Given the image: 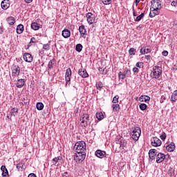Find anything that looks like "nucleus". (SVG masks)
Wrapping results in <instances>:
<instances>
[{"label": "nucleus", "instance_id": "64", "mask_svg": "<svg viewBox=\"0 0 177 177\" xmlns=\"http://www.w3.org/2000/svg\"><path fill=\"white\" fill-rule=\"evenodd\" d=\"M3 31L2 29L0 30V34H2Z\"/></svg>", "mask_w": 177, "mask_h": 177}, {"label": "nucleus", "instance_id": "41", "mask_svg": "<svg viewBox=\"0 0 177 177\" xmlns=\"http://www.w3.org/2000/svg\"><path fill=\"white\" fill-rule=\"evenodd\" d=\"M99 71L101 74H103V75H106V74H107V70L106 68H100Z\"/></svg>", "mask_w": 177, "mask_h": 177}, {"label": "nucleus", "instance_id": "52", "mask_svg": "<svg viewBox=\"0 0 177 177\" xmlns=\"http://www.w3.org/2000/svg\"><path fill=\"white\" fill-rule=\"evenodd\" d=\"M162 55V56H168V52L167 50H163Z\"/></svg>", "mask_w": 177, "mask_h": 177}, {"label": "nucleus", "instance_id": "32", "mask_svg": "<svg viewBox=\"0 0 177 177\" xmlns=\"http://www.w3.org/2000/svg\"><path fill=\"white\" fill-rule=\"evenodd\" d=\"M19 109L17 108H13L11 109L10 113V115H13L14 117H16V113H18Z\"/></svg>", "mask_w": 177, "mask_h": 177}, {"label": "nucleus", "instance_id": "8", "mask_svg": "<svg viewBox=\"0 0 177 177\" xmlns=\"http://www.w3.org/2000/svg\"><path fill=\"white\" fill-rule=\"evenodd\" d=\"M161 145V140L159 139L157 137H153L151 139V145L153 146V147H158Z\"/></svg>", "mask_w": 177, "mask_h": 177}, {"label": "nucleus", "instance_id": "44", "mask_svg": "<svg viewBox=\"0 0 177 177\" xmlns=\"http://www.w3.org/2000/svg\"><path fill=\"white\" fill-rule=\"evenodd\" d=\"M125 75L122 72H119L118 73V77L119 80H125Z\"/></svg>", "mask_w": 177, "mask_h": 177}, {"label": "nucleus", "instance_id": "21", "mask_svg": "<svg viewBox=\"0 0 177 177\" xmlns=\"http://www.w3.org/2000/svg\"><path fill=\"white\" fill-rule=\"evenodd\" d=\"M79 31L80 32L81 37L85 38V34L86 33V30H85V26H81L79 28Z\"/></svg>", "mask_w": 177, "mask_h": 177}, {"label": "nucleus", "instance_id": "19", "mask_svg": "<svg viewBox=\"0 0 177 177\" xmlns=\"http://www.w3.org/2000/svg\"><path fill=\"white\" fill-rule=\"evenodd\" d=\"M62 156H58L53 159V165H59L62 162Z\"/></svg>", "mask_w": 177, "mask_h": 177}, {"label": "nucleus", "instance_id": "15", "mask_svg": "<svg viewBox=\"0 0 177 177\" xmlns=\"http://www.w3.org/2000/svg\"><path fill=\"white\" fill-rule=\"evenodd\" d=\"M95 154L97 157H98V158H103L106 154V151L98 149L95 151Z\"/></svg>", "mask_w": 177, "mask_h": 177}, {"label": "nucleus", "instance_id": "62", "mask_svg": "<svg viewBox=\"0 0 177 177\" xmlns=\"http://www.w3.org/2000/svg\"><path fill=\"white\" fill-rule=\"evenodd\" d=\"M162 100H167V98L165 97V95H162Z\"/></svg>", "mask_w": 177, "mask_h": 177}, {"label": "nucleus", "instance_id": "42", "mask_svg": "<svg viewBox=\"0 0 177 177\" xmlns=\"http://www.w3.org/2000/svg\"><path fill=\"white\" fill-rule=\"evenodd\" d=\"M123 73L126 77H129L131 75V70L126 68Z\"/></svg>", "mask_w": 177, "mask_h": 177}, {"label": "nucleus", "instance_id": "38", "mask_svg": "<svg viewBox=\"0 0 177 177\" xmlns=\"http://www.w3.org/2000/svg\"><path fill=\"white\" fill-rule=\"evenodd\" d=\"M113 111H118L120 110V104H113L112 105Z\"/></svg>", "mask_w": 177, "mask_h": 177}, {"label": "nucleus", "instance_id": "17", "mask_svg": "<svg viewBox=\"0 0 177 177\" xmlns=\"http://www.w3.org/2000/svg\"><path fill=\"white\" fill-rule=\"evenodd\" d=\"M1 169L2 171V176L9 177V172L8 171V169H6V166L2 165Z\"/></svg>", "mask_w": 177, "mask_h": 177}, {"label": "nucleus", "instance_id": "61", "mask_svg": "<svg viewBox=\"0 0 177 177\" xmlns=\"http://www.w3.org/2000/svg\"><path fill=\"white\" fill-rule=\"evenodd\" d=\"M133 17H136L137 15H136V12H135V10L133 9Z\"/></svg>", "mask_w": 177, "mask_h": 177}, {"label": "nucleus", "instance_id": "54", "mask_svg": "<svg viewBox=\"0 0 177 177\" xmlns=\"http://www.w3.org/2000/svg\"><path fill=\"white\" fill-rule=\"evenodd\" d=\"M145 59L147 60H150V59H151V56H150V55H145Z\"/></svg>", "mask_w": 177, "mask_h": 177}, {"label": "nucleus", "instance_id": "2", "mask_svg": "<svg viewBox=\"0 0 177 177\" xmlns=\"http://www.w3.org/2000/svg\"><path fill=\"white\" fill-rule=\"evenodd\" d=\"M151 74L152 78H155L156 80L160 78V75H162V68L158 66H153Z\"/></svg>", "mask_w": 177, "mask_h": 177}, {"label": "nucleus", "instance_id": "6", "mask_svg": "<svg viewBox=\"0 0 177 177\" xmlns=\"http://www.w3.org/2000/svg\"><path fill=\"white\" fill-rule=\"evenodd\" d=\"M151 8L152 9H157L160 10V9L162 8L161 1L160 0H151Z\"/></svg>", "mask_w": 177, "mask_h": 177}, {"label": "nucleus", "instance_id": "50", "mask_svg": "<svg viewBox=\"0 0 177 177\" xmlns=\"http://www.w3.org/2000/svg\"><path fill=\"white\" fill-rule=\"evenodd\" d=\"M133 72L134 73V74H138V73H139V68H138V67H134L133 68Z\"/></svg>", "mask_w": 177, "mask_h": 177}, {"label": "nucleus", "instance_id": "57", "mask_svg": "<svg viewBox=\"0 0 177 177\" xmlns=\"http://www.w3.org/2000/svg\"><path fill=\"white\" fill-rule=\"evenodd\" d=\"M139 2H140V0H135V3L136 6H138V5L139 4Z\"/></svg>", "mask_w": 177, "mask_h": 177}, {"label": "nucleus", "instance_id": "7", "mask_svg": "<svg viewBox=\"0 0 177 177\" xmlns=\"http://www.w3.org/2000/svg\"><path fill=\"white\" fill-rule=\"evenodd\" d=\"M71 68H68L66 71V74H65V79H66V86L68 85L70 86V82L71 81Z\"/></svg>", "mask_w": 177, "mask_h": 177}, {"label": "nucleus", "instance_id": "20", "mask_svg": "<svg viewBox=\"0 0 177 177\" xmlns=\"http://www.w3.org/2000/svg\"><path fill=\"white\" fill-rule=\"evenodd\" d=\"M150 52H151V48H147L146 47H142L140 50L141 55H146L150 53Z\"/></svg>", "mask_w": 177, "mask_h": 177}, {"label": "nucleus", "instance_id": "28", "mask_svg": "<svg viewBox=\"0 0 177 177\" xmlns=\"http://www.w3.org/2000/svg\"><path fill=\"white\" fill-rule=\"evenodd\" d=\"M55 63H56V61L55 59H52L49 61L48 64V70H51V68H53V66H55Z\"/></svg>", "mask_w": 177, "mask_h": 177}, {"label": "nucleus", "instance_id": "16", "mask_svg": "<svg viewBox=\"0 0 177 177\" xmlns=\"http://www.w3.org/2000/svg\"><path fill=\"white\" fill-rule=\"evenodd\" d=\"M78 74L79 75L82 77V78H86L87 77L89 76V75L88 74V72H86V70H82V69L79 70Z\"/></svg>", "mask_w": 177, "mask_h": 177}, {"label": "nucleus", "instance_id": "12", "mask_svg": "<svg viewBox=\"0 0 177 177\" xmlns=\"http://www.w3.org/2000/svg\"><path fill=\"white\" fill-rule=\"evenodd\" d=\"M156 156H157V151L156 149H150L149 151V157L151 160H155Z\"/></svg>", "mask_w": 177, "mask_h": 177}, {"label": "nucleus", "instance_id": "10", "mask_svg": "<svg viewBox=\"0 0 177 177\" xmlns=\"http://www.w3.org/2000/svg\"><path fill=\"white\" fill-rule=\"evenodd\" d=\"M149 17H156V16H158L160 15V10L150 8Z\"/></svg>", "mask_w": 177, "mask_h": 177}, {"label": "nucleus", "instance_id": "47", "mask_svg": "<svg viewBox=\"0 0 177 177\" xmlns=\"http://www.w3.org/2000/svg\"><path fill=\"white\" fill-rule=\"evenodd\" d=\"M136 66L138 68H143V62H137Z\"/></svg>", "mask_w": 177, "mask_h": 177}, {"label": "nucleus", "instance_id": "33", "mask_svg": "<svg viewBox=\"0 0 177 177\" xmlns=\"http://www.w3.org/2000/svg\"><path fill=\"white\" fill-rule=\"evenodd\" d=\"M129 54L131 55V56H135V55H136V49L133 48H131L129 50Z\"/></svg>", "mask_w": 177, "mask_h": 177}, {"label": "nucleus", "instance_id": "4", "mask_svg": "<svg viewBox=\"0 0 177 177\" xmlns=\"http://www.w3.org/2000/svg\"><path fill=\"white\" fill-rule=\"evenodd\" d=\"M85 157H86L85 152H76L74 156V160L76 162H82L85 160Z\"/></svg>", "mask_w": 177, "mask_h": 177}, {"label": "nucleus", "instance_id": "30", "mask_svg": "<svg viewBox=\"0 0 177 177\" xmlns=\"http://www.w3.org/2000/svg\"><path fill=\"white\" fill-rule=\"evenodd\" d=\"M96 118H97V120H99V121H102V120H103V118H104V116L103 115V113L97 112L96 113Z\"/></svg>", "mask_w": 177, "mask_h": 177}, {"label": "nucleus", "instance_id": "3", "mask_svg": "<svg viewBox=\"0 0 177 177\" xmlns=\"http://www.w3.org/2000/svg\"><path fill=\"white\" fill-rule=\"evenodd\" d=\"M140 133H142V130H140V127H133L132 129V131L131 132L132 139L133 140H139V138H140Z\"/></svg>", "mask_w": 177, "mask_h": 177}, {"label": "nucleus", "instance_id": "14", "mask_svg": "<svg viewBox=\"0 0 177 177\" xmlns=\"http://www.w3.org/2000/svg\"><path fill=\"white\" fill-rule=\"evenodd\" d=\"M1 5L2 9H3L4 10H6V9H8L10 6V4L9 3V0L2 1Z\"/></svg>", "mask_w": 177, "mask_h": 177}, {"label": "nucleus", "instance_id": "35", "mask_svg": "<svg viewBox=\"0 0 177 177\" xmlns=\"http://www.w3.org/2000/svg\"><path fill=\"white\" fill-rule=\"evenodd\" d=\"M88 121H89V117H84L83 118V120H82V124H83L84 127H87L88 126ZM85 122H86V124H85Z\"/></svg>", "mask_w": 177, "mask_h": 177}, {"label": "nucleus", "instance_id": "55", "mask_svg": "<svg viewBox=\"0 0 177 177\" xmlns=\"http://www.w3.org/2000/svg\"><path fill=\"white\" fill-rule=\"evenodd\" d=\"M28 177H37V176L35 174H30Z\"/></svg>", "mask_w": 177, "mask_h": 177}, {"label": "nucleus", "instance_id": "48", "mask_svg": "<svg viewBox=\"0 0 177 177\" xmlns=\"http://www.w3.org/2000/svg\"><path fill=\"white\" fill-rule=\"evenodd\" d=\"M102 1L104 5H110L111 3V0H102Z\"/></svg>", "mask_w": 177, "mask_h": 177}, {"label": "nucleus", "instance_id": "51", "mask_svg": "<svg viewBox=\"0 0 177 177\" xmlns=\"http://www.w3.org/2000/svg\"><path fill=\"white\" fill-rule=\"evenodd\" d=\"M171 6H174L175 8H176V6H177V1H173L171 3Z\"/></svg>", "mask_w": 177, "mask_h": 177}, {"label": "nucleus", "instance_id": "56", "mask_svg": "<svg viewBox=\"0 0 177 177\" xmlns=\"http://www.w3.org/2000/svg\"><path fill=\"white\" fill-rule=\"evenodd\" d=\"M62 176L63 177H68V174L67 172H64L63 174H62Z\"/></svg>", "mask_w": 177, "mask_h": 177}, {"label": "nucleus", "instance_id": "25", "mask_svg": "<svg viewBox=\"0 0 177 177\" xmlns=\"http://www.w3.org/2000/svg\"><path fill=\"white\" fill-rule=\"evenodd\" d=\"M32 30H34L35 31H37V30L39 28V25L37 22H32L30 26Z\"/></svg>", "mask_w": 177, "mask_h": 177}, {"label": "nucleus", "instance_id": "31", "mask_svg": "<svg viewBox=\"0 0 177 177\" xmlns=\"http://www.w3.org/2000/svg\"><path fill=\"white\" fill-rule=\"evenodd\" d=\"M7 21L10 26H13L15 24V18L12 17H10L7 19Z\"/></svg>", "mask_w": 177, "mask_h": 177}, {"label": "nucleus", "instance_id": "27", "mask_svg": "<svg viewBox=\"0 0 177 177\" xmlns=\"http://www.w3.org/2000/svg\"><path fill=\"white\" fill-rule=\"evenodd\" d=\"M167 174L170 177L175 176V169L169 167V169L167 171Z\"/></svg>", "mask_w": 177, "mask_h": 177}, {"label": "nucleus", "instance_id": "37", "mask_svg": "<svg viewBox=\"0 0 177 177\" xmlns=\"http://www.w3.org/2000/svg\"><path fill=\"white\" fill-rule=\"evenodd\" d=\"M143 17H145V12H142V13H141L140 15H138V17H136L135 19V21H140V20H142V19H143Z\"/></svg>", "mask_w": 177, "mask_h": 177}, {"label": "nucleus", "instance_id": "58", "mask_svg": "<svg viewBox=\"0 0 177 177\" xmlns=\"http://www.w3.org/2000/svg\"><path fill=\"white\" fill-rule=\"evenodd\" d=\"M92 28L91 31H95V30H96V26L92 25Z\"/></svg>", "mask_w": 177, "mask_h": 177}, {"label": "nucleus", "instance_id": "49", "mask_svg": "<svg viewBox=\"0 0 177 177\" xmlns=\"http://www.w3.org/2000/svg\"><path fill=\"white\" fill-rule=\"evenodd\" d=\"M160 139L162 140H165V139H167V134L165 133H163L161 136H160Z\"/></svg>", "mask_w": 177, "mask_h": 177}, {"label": "nucleus", "instance_id": "46", "mask_svg": "<svg viewBox=\"0 0 177 177\" xmlns=\"http://www.w3.org/2000/svg\"><path fill=\"white\" fill-rule=\"evenodd\" d=\"M119 96L118 95H115L112 101V103L115 104V103H118V99H119Z\"/></svg>", "mask_w": 177, "mask_h": 177}, {"label": "nucleus", "instance_id": "60", "mask_svg": "<svg viewBox=\"0 0 177 177\" xmlns=\"http://www.w3.org/2000/svg\"><path fill=\"white\" fill-rule=\"evenodd\" d=\"M86 17H87V21L88 23H89V12L86 14Z\"/></svg>", "mask_w": 177, "mask_h": 177}, {"label": "nucleus", "instance_id": "63", "mask_svg": "<svg viewBox=\"0 0 177 177\" xmlns=\"http://www.w3.org/2000/svg\"><path fill=\"white\" fill-rule=\"evenodd\" d=\"M164 102V100H162V98L160 100V103H162Z\"/></svg>", "mask_w": 177, "mask_h": 177}, {"label": "nucleus", "instance_id": "9", "mask_svg": "<svg viewBox=\"0 0 177 177\" xmlns=\"http://www.w3.org/2000/svg\"><path fill=\"white\" fill-rule=\"evenodd\" d=\"M24 59L27 63H31V62H32V60H33L32 55H31V54H30L28 53H25L24 54Z\"/></svg>", "mask_w": 177, "mask_h": 177}, {"label": "nucleus", "instance_id": "24", "mask_svg": "<svg viewBox=\"0 0 177 177\" xmlns=\"http://www.w3.org/2000/svg\"><path fill=\"white\" fill-rule=\"evenodd\" d=\"M24 31V26L23 24H19L17 27V34H23Z\"/></svg>", "mask_w": 177, "mask_h": 177}, {"label": "nucleus", "instance_id": "22", "mask_svg": "<svg viewBox=\"0 0 177 177\" xmlns=\"http://www.w3.org/2000/svg\"><path fill=\"white\" fill-rule=\"evenodd\" d=\"M166 149L167 151L172 152L175 150V143L171 142L169 145H167Z\"/></svg>", "mask_w": 177, "mask_h": 177}, {"label": "nucleus", "instance_id": "34", "mask_svg": "<svg viewBox=\"0 0 177 177\" xmlns=\"http://www.w3.org/2000/svg\"><path fill=\"white\" fill-rule=\"evenodd\" d=\"M37 110H44V104L42 102H37L36 104Z\"/></svg>", "mask_w": 177, "mask_h": 177}, {"label": "nucleus", "instance_id": "36", "mask_svg": "<svg viewBox=\"0 0 177 177\" xmlns=\"http://www.w3.org/2000/svg\"><path fill=\"white\" fill-rule=\"evenodd\" d=\"M95 86L98 91H101L102 88H103V83H102V82H98L96 83Z\"/></svg>", "mask_w": 177, "mask_h": 177}, {"label": "nucleus", "instance_id": "40", "mask_svg": "<svg viewBox=\"0 0 177 177\" xmlns=\"http://www.w3.org/2000/svg\"><path fill=\"white\" fill-rule=\"evenodd\" d=\"M140 110H142V111H145V110H146V109H147V104H145V103H142L140 104Z\"/></svg>", "mask_w": 177, "mask_h": 177}, {"label": "nucleus", "instance_id": "45", "mask_svg": "<svg viewBox=\"0 0 177 177\" xmlns=\"http://www.w3.org/2000/svg\"><path fill=\"white\" fill-rule=\"evenodd\" d=\"M43 49H44V50H49V49H50V44H44Z\"/></svg>", "mask_w": 177, "mask_h": 177}, {"label": "nucleus", "instance_id": "53", "mask_svg": "<svg viewBox=\"0 0 177 177\" xmlns=\"http://www.w3.org/2000/svg\"><path fill=\"white\" fill-rule=\"evenodd\" d=\"M30 44H35V37H32L31 38Z\"/></svg>", "mask_w": 177, "mask_h": 177}, {"label": "nucleus", "instance_id": "39", "mask_svg": "<svg viewBox=\"0 0 177 177\" xmlns=\"http://www.w3.org/2000/svg\"><path fill=\"white\" fill-rule=\"evenodd\" d=\"M24 167V163H19L17 165V169H18V171H23Z\"/></svg>", "mask_w": 177, "mask_h": 177}, {"label": "nucleus", "instance_id": "26", "mask_svg": "<svg viewBox=\"0 0 177 177\" xmlns=\"http://www.w3.org/2000/svg\"><path fill=\"white\" fill-rule=\"evenodd\" d=\"M139 100L140 102H149V100H150V97H149V95H141L139 98Z\"/></svg>", "mask_w": 177, "mask_h": 177}, {"label": "nucleus", "instance_id": "18", "mask_svg": "<svg viewBox=\"0 0 177 177\" xmlns=\"http://www.w3.org/2000/svg\"><path fill=\"white\" fill-rule=\"evenodd\" d=\"M62 37H64V38H70L71 32H70V30H68V29H64V30H62Z\"/></svg>", "mask_w": 177, "mask_h": 177}, {"label": "nucleus", "instance_id": "59", "mask_svg": "<svg viewBox=\"0 0 177 177\" xmlns=\"http://www.w3.org/2000/svg\"><path fill=\"white\" fill-rule=\"evenodd\" d=\"M26 3H31L32 2V0H24Z\"/></svg>", "mask_w": 177, "mask_h": 177}, {"label": "nucleus", "instance_id": "13", "mask_svg": "<svg viewBox=\"0 0 177 177\" xmlns=\"http://www.w3.org/2000/svg\"><path fill=\"white\" fill-rule=\"evenodd\" d=\"M25 84H26V80L24 79H19L15 83V85L17 88H23Z\"/></svg>", "mask_w": 177, "mask_h": 177}, {"label": "nucleus", "instance_id": "1", "mask_svg": "<svg viewBox=\"0 0 177 177\" xmlns=\"http://www.w3.org/2000/svg\"><path fill=\"white\" fill-rule=\"evenodd\" d=\"M74 150L76 153H85V151H86V144L84 141H79L75 143Z\"/></svg>", "mask_w": 177, "mask_h": 177}, {"label": "nucleus", "instance_id": "5", "mask_svg": "<svg viewBox=\"0 0 177 177\" xmlns=\"http://www.w3.org/2000/svg\"><path fill=\"white\" fill-rule=\"evenodd\" d=\"M11 70L12 77H13V78H16V77L20 75V66H19V65L13 64L11 67Z\"/></svg>", "mask_w": 177, "mask_h": 177}, {"label": "nucleus", "instance_id": "11", "mask_svg": "<svg viewBox=\"0 0 177 177\" xmlns=\"http://www.w3.org/2000/svg\"><path fill=\"white\" fill-rule=\"evenodd\" d=\"M163 160H165V155L162 153H158L156 156V162L160 164V162H162Z\"/></svg>", "mask_w": 177, "mask_h": 177}, {"label": "nucleus", "instance_id": "43", "mask_svg": "<svg viewBox=\"0 0 177 177\" xmlns=\"http://www.w3.org/2000/svg\"><path fill=\"white\" fill-rule=\"evenodd\" d=\"M75 49L77 52H81V50H82V44H77Z\"/></svg>", "mask_w": 177, "mask_h": 177}, {"label": "nucleus", "instance_id": "29", "mask_svg": "<svg viewBox=\"0 0 177 177\" xmlns=\"http://www.w3.org/2000/svg\"><path fill=\"white\" fill-rule=\"evenodd\" d=\"M89 24L90 26L95 23V16L92 13L89 12Z\"/></svg>", "mask_w": 177, "mask_h": 177}, {"label": "nucleus", "instance_id": "23", "mask_svg": "<svg viewBox=\"0 0 177 177\" xmlns=\"http://www.w3.org/2000/svg\"><path fill=\"white\" fill-rule=\"evenodd\" d=\"M176 101H177V90H175L171 94V102L172 103H175Z\"/></svg>", "mask_w": 177, "mask_h": 177}]
</instances>
